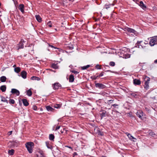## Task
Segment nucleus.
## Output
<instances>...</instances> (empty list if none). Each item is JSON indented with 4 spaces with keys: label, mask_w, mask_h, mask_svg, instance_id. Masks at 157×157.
I'll use <instances>...</instances> for the list:
<instances>
[{
    "label": "nucleus",
    "mask_w": 157,
    "mask_h": 157,
    "mask_svg": "<svg viewBox=\"0 0 157 157\" xmlns=\"http://www.w3.org/2000/svg\"><path fill=\"white\" fill-rule=\"evenodd\" d=\"M129 50L125 47L121 48L118 51V56L120 57L127 59L130 57V55L128 54Z\"/></svg>",
    "instance_id": "1"
},
{
    "label": "nucleus",
    "mask_w": 157,
    "mask_h": 157,
    "mask_svg": "<svg viewBox=\"0 0 157 157\" xmlns=\"http://www.w3.org/2000/svg\"><path fill=\"white\" fill-rule=\"evenodd\" d=\"M25 145L29 152L30 153H32L33 151L32 148L33 147V143L32 142H28L25 144Z\"/></svg>",
    "instance_id": "2"
},
{
    "label": "nucleus",
    "mask_w": 157,
    "mask_h": 157,
    "mask_svg": "<svg viewBox=\"0 0 157 157\" xmlns=\"http://www.w3.org/2000/svg\"><path fill=\"white\" fill-rule=\"evenodd\" d=\"M143 78L144 80V88L146 90H148L149 88V84L150 78L145 76H143Z\"/></svg>",
    "instance_id": "3"
},
{
    "label": "nucleus",
    "mask_w": 157,
    "mask_h": 157,
    "mask_svg": "<svg viewBox=\"0 0 157 157\" xmlns=\"http://www.w3.org/2000/svg\"><path fill=\"white\" fill-rule=\"evenodd\" d=\"M157 43V36L152 37L150 39L149 44L151 46H154Z\"/></svg>",
    "instance_id": "4"
},
{
    "label": "nucleus",
    "mask_w": 157,
    "mask_h": 157,
    "mask_svg": "<svg viewBox=\"0 0 157 157\" xmlns=\"http://www.w3.org/2000/svg\"><path fill=\"white\" fill-rule=\"evenodd\" d=\"M96 82H95V85L96 88L100 89H103L106 87V86L105 85L101 83H96Z\"/></svg>",
    "instance_id": "5"
},
{
    "label": "nucleus",
    "mask_w": 157,
    "mask_h": 157,
    "mask_svg": "<svg viewBox=\"0 0 157 157\" xmlns=\"http://www.w3.org/2000/svg\"><path fill=\"white\" fill-rule=\"evenodd\" d=\"M52 86L53 89L57 90L59 88H61V85L58 82H56L52 84Z\"/></svg>",
    "instance_id": "6"
},
{
    "label": "nucleus",
    "mask_w": 157,
    "mask_h": 157,
    "mask_svg": "<svg viewBox=\"0 0 157 157\" xmlns=\"http://www.w3.org/2000/svg\"><path fill=\"white\" fill-rule=\"evenodd\" d=\"M117 2V0H115L114 1L113 3L112 4H105L104 6V8L108 9L110 8L111 6H113L115 3Z\"/></svg>",
    "instance_id": "7"
},
{
    "label": "nucleus",
    "mask_w": 157,
    "mask_h": 157,
    "mask_svg": "<svg viewBox=\"0 0 157 157\" xmlns=\"http://www.w3.org/2000/svg\"><path fill=\"white\" fill-rule=\"evenodd\" d=\"M100 114L101 119H102L103 117H105L107 115L106 112L105 110H102L101 111H100Z\"/></svg>",
    "instance_id": "8"
},
{
    "label": "nucleus",
    "mask_w": 157,
    "mask_h": 157,
    "mask_svg": "<svg viewBox=\"0 0 157 157\" xmlns=\"http://www.w3.org/2000/svg\"><path fill=\"white\" fill-rule=\"evenodd\" d=\"M136 114L139 118L142 119V116H143V112L141 110H138L136 112Z\"/></svg>",
    "instance_id": "9"
},
{
    "label": "nucleus",
    "mask_w": 157,
    "mask_h": 157,
    "mask_svg": "<svg viewBox=\"0 0 157 157\" xmlns=\"http://www.w3.org/2000/svg\"><path fill=\"white\" fill-rule=\"evenodd\" d=\"M126 29L128 32L130 33H132L134 35H136L137 33L136 31L131 28L127 27L126 28Z\"/></svg>",
    "instance_id": "10"
},
{
    "label": "nucleus",
    "mask_w": 157,
    "mask_h": 157,
    "mask_svg": "<svg viewBox=\"0 0 157 157\" xmlns=\"http://www.w3.org/2000/svg\"><path fill=\"white\" fill-rule=\"evenodd\" d=\"M11 92L13 94H16L17 96H18L20 94L19 91L15 89H11Z\"/></svg>",
    "instance_id": "11"
},
{
    "label": "nucleus",
    "mask_w": 157,
    "mask_h": 157,
    "mask_svg": "<svg viewBox=\"0 0 157 157\" xmlns=\"http://www.w3.org/2000/svg\"><path fill=\"white\" fill-rule=\"evenodd\" d=\"M24 42L23 40H21V42L18 44L17 47H18V50L20 48H24V44L23 42Z\"/></svg>",
    "instance_id": "12"
},
{
    "label": "nucleus",
    "mask_w": 157,
    "mask_h": 157,
    "mask_svg": "<svg viewBox=\"0 0 157 157\" xmlns=\"http://www.w3.org/2000/svg\"><path fill=\"white\" fill-rule=\"evenodd\" d=\"M117 112L115 109H113L112 114L113 116V117L115 118H117Z\"/></svg>",
    "instance_id": "13"
},
{
    "label": "nucleus",
    "mask_w": 157,
    "mask_h": 157,
    "mask_svg": "<svg viewBox=\"0 0 157 157\" xmlns=\"http://www.w3.org/2000/svg\"><path fill=\"white\" fill-rule=\"evenodd\" d=\"M139 5L144 10H145L146 8V6L144 4L142 1H140V2Z\"/></svg>",
    "instance_id": "14"
},
{
    "label": "nucleus",
    "mask_w": 157,
    "mask_h": 157,
    "mask_svg": "<svg viewBox=\"0 0 157 157\" xmlns=\"http://www.w3.org/2000/svg\"><path fill=\"white\" fill-rule=\"evenodd\" d=\"M21 76L24 79H25L27 77V73L25 71H22L21 73Z\"/></svg>",
    "instance_id": "15"
},
{
    "label": "nucleus",
    "mask_w": 157,
    "mask_h": 157,
    "mask_svg": "<svg viewBox=\"0 0 157 157\" xmlns=\"http://www.w3.org/2000/svg\"><path fill=\"white\" fill-rule=\"evenodd\" d=\"M133 83L135 85H140L141 84V82L139 79H135L133 80Z\"/></svg>",
    "instance_id": "16"
},
{
    "label": "nucleus",
    "mask_w": 157,
    "mask_h": 157,
    "mask_svg": "<svg viewBox=\"0 0 157 157\" xmlns=\"http://www.w3.org/2000/svg\"><path fill=\"white\" fill-rule=\"evenodd\" d=\"M24 5L23 4H20L18 7L19 9L20 10L22 13L24 12Z\"/></svg>",
    "instance_id": "17"
},
{
    "label": "nucleus",
    "mask_w": 157,
    "mask_h": 157,
    "mask_svg": "<svg viewBox=\"0 0 157 157\" xmlns=\"http://www.w3.org/2000/svg\"><path fill=\"white\" fill-rule=\"evenodd\" d=\"M22 101L23 105L25 106H27L28 105L29 103L28 102L27 100L25 99H23L22 100Z\"/></svg>",
    "instance_id": "18"
},
{
    "label": "nucleus",
    "mask_w": 157,
    "mask_h": 157,
    "mask_svg": "<svg viewBox=\"0 0 157 157\" xmlns=\"http://www.w3.org/2000/svg\"><path fill=\"white\" fill-rule=\"evenodd\" d=\"M69 82H73L74 80V77L73 75H71L69 76Z\"/></svg>",
    "instance_id": "19"
},
{
    "label": "nucleus",
    "mask_w": 157,
    "mask_h": 157,
    "mask_svg": "<svg viewBox=\"0 0 157 157\" xmlns=\"http://www.w3.org/2000/svg\"><path fill=\"white\" fill-rule=\"evenodd\" d=\"M36 18V20L39 22H40L42 21V19L39 15H36L35 16Z\"/></svg>",
    "instance_id": "20"
},
{
    "label": "nucleus",
    "mask_w": 157,
    "mask_h": 157,
    "mask_svg": "<svg viewBox=\"0 0 157 157\" xmlns=\"http://www.w3.org/2000/svg\"><path fill=\"white\" fill-rule=\"evenodd\" d=\"M46 108L48 111H53L54 110L53 108L49 105L46 106Z\"/></svg>",
    "instance_id": "21"
},
{
    "label": "nucleus",
    "mask_w": 157,
    "mask_h": 157,
    "mask_svg": "<svg viewBox=\"0 0 157 157\" xmlns=\"http://www.w3.org/2000/svg\"><path fill=\"white\" fill-rule=\"evenodd\" d=\"M46 146H47L48 148L52 149L53 148L52 146L49 144L48 142H45Z\"/></svg>",
    "instance_id": "22"
},
{
    "label": "nucleus",
    "mask_w": 157,
    "mask_h": 157,
    "mask_svg": "<svg viewBox=\"0 0 157 157\" xmlns=\"http://www.w3.org/2000/svg\"><path fill=\"white\" fill-rule=\"evenodd\" d=\"M51 67L52 68L54 69H57L58 68V65L57 63H53L52 64Z\"/></svg>",
    "instance_id": "23"
},
{
    "label": "nucleus",
    "mask_w": 157,
    "mask_h": 157,
    "mask_svg": "<svg viewBox=\"0 0 157 157\" xmlns=\"http://www.w3.org/2000/svg\"><path fill=\"white\" fill-rule=\"evenodd\" d=\"M6 85H2L0 87V90L2 92H5L6 90Z\"/></svg>",
    "instance_id": "24"
},
{
    "label": "nucleus",
    "mask_w": 157,
    "mask_h": 157,
    "mask_svg": "<svg viewBox=\"0 0 157 157\" xmlns=\"http://www.w3.org/2000/svg\"><path fill=\"white\" fill-rule=\"evenodd\" d=\"M6 78L5 76H2L0 77V81L2 82L6 81Z\"/></svg>",
    "instance_id": "25"
},
{
    "label": "nucleus",
    "mask_w": 157,
    "mask_h": 157,
    "mask_svg": "<svg viewBox=\"0 0 157 157\" xmlns=\"http://www.w3.org/2000/svg\"><path fill=\"white\" fill-rule=\"evenodd\" d=\"M31 79L32 80H36L37 81H39L40 80V78L36 76H33L31 77Z\"/></svg>",
    "instance_id": "26"
},
{
    "label": "nucleus",
    "mask_w": 157,
    "mask_h": 157,
    "mask_svg": "<svg viewBox=\"0 0 157 157\" xmlns=\"http://www.w3.org/2000/svg\"><path fill=\"white\" fill-rule=\"evenodd\" d=\"M49 139L51 140H54L55 138V136L53 134H50L49 136Z\"/></svg>",
    "instance_id": "27"
},
{
    "label": "nucleus",
    "mask_w": 157,
    "mask_h": 157,
    "mask_svg": "<svg viewBox=\"0 0 157 157\" xmlns=\"http://www.w3.org/2000/svg\"><path fill=\"white\" fill-rule=\"evenodd\" d=\"M14 71L17 73H19L21 71V68L19 67H15L14 69Z\"/></svg>",
    "instance_id": "28"
},
{
    "label": "nucleus",
    "mask_w": 157,
    "mask_h": 157,
    "mask_svg": "<svg viewBox=\"0 0 157 157\" xmlns=\"http://www.w3.org/2000/svg\"><path fill=\"white\" fill-rule=\"evenodd\" d=\"M14 150L13 149H11L10 150H9L8 151V154L10 155H13L14 153Z\"/></svg>",
    "instance_id": "29"
},
{
    "label": "nucleus",
    "mask_w": 157,
    "mask_h": 157,
    "mask_svg": "<svg viewBox=\"0 0 157 157\" xmlns=\"http://www.w3.org/2000/svg\"><path fill=\"white\" fill-rule=\"evenodd\" d=\"M27 94L29 96H30L32 95V92L30 89L27 91Z\"/></svg>",
    "instance_id": "30"
},
{
    "label": "nucleus",
    "mask_w": 157,
    "mask_h": 157,
    "mask_svg": "<svg viewBox=\"0 0 157 157\" xmlns=\"http://www.w3.org/2000/svg\"><path fill=\"white\" fill-rule=\"evenodd\" d=\"M90 67V65H88L86 66H85L83 67H81V69L82 70H86L87 68H88Z\"/></svg>",
    "instance_id": "31"
},
{
    "label": "nucleus",
    "mask_w": 157,
    "mask_h": 157,
    "mask_svg": "<svg viewBox=\"0 0 157 157\" xmlns=\"http://www.w3.org/2000/svg\"><path fill=\"white\" fill-rule=\"evenodd\" d=\"M149 135L150 136H154V135H155V133L154 132L152 131L151 130H149Z\"/></svg>",
    "instance_id": "32"
},
{
    "label": "nucleus",
    "mask_w": 157,
    "mask_h": 157,
    "mask_svg": "<svg viewBox=\"0 0 157 157\" xmlns=\"http://www.w3.org/2000/svg\"><path fill=\"white\" fill-rule=\"evenodd\" d=\"M127 136L129 138L130 140H132L133 139H135L130 134H128L127 135Z\"/></svg>",
    "instance_id": "33"
},
{
    "label": "nucleus",
    "mask_w": 157,
    "mask_h": 157,
    "mask_svg": "<svg viewBox=\"0 0 157 157\" xmlns=\"http://www.w3.org/2000/svg\"><path fill=\"white\" fill-rule=\"evenodd\" d=\"M109 65L112 67H113L115 65V63L114 62L111 61L109 62Z\"/></svg>",
    "instance_id": "34"
},
{
    "label": "nucleus",
    "mask_w": 157,
    "mask_h": 157,
    "mask_svg": "<svg viewBox=\"0 0 157 157\" xmlns=\"http://www.w3.org/2000/svg\"><path fill=\"white\" fill-rule=\"evenodd\" d=\"M1 101L4 102H6L7 103H8V101L6 100L5 98L2 97Z\"/></svg>",
    "instance_id": "35"
},
{
    "label": "nucleus",
    "mask_w": 157,
    "mask_h": 157,
    "mask_svg": "<svg viewBox=\"0 0 157 157\" xmlns=\"http://www.w3.org/2000/svg\"><path fill=\"white\" fill-rule=\"evenodd\" d=\"M67 49H70V50H72L74 48L73 46L72 45H71V46H68L67 47Z\"/></svg>",
    "instance_id": "36"
},
{
    "label": "nucleus",
    "mask_w": 157,
    "mask_h": 157,
    "mask_svg": "<svg viewBox=\"0 0 157 157\" xmlns=\"http://www.w3.org/2000/svg\"><path fill=\"white\" fill-rule=\"evenodd\" d=\"M9 103L10 104H14L15 103V101L13 99H10L9 100Z\"/></svg>",
    "instance_id": "37"
},
{
    "label": "nucleus",
    "mask_w": 157,
    "mask_h": 157,
    "mask_svg": "<svg viewBox=\"0 0 157 157\" xmlns=\"http://www.w3.org/2000/svg\"><path fill=\"white\" fill-rule=\"evenodd\" d=\"M61 105L59 104H56V105H55L54 107L56 108V109H58L60 107Z\"/></svg>",
    "instance_id": "38"
},
{
    "label": "nucleus",
    "mask_w": 157,
    "mask_h": 157,
    "mask_svg": "<svg viewBox=\"0 0 157 157\" xmlns=\"http://www.w3.org/2000/svg\"><path fill=\"white\" fill-rule=\"evenodd\" d=\"M95 67L97 69H101V68L100 67V66L99 64L95 66Z\"/></svg>",
    "instance_id": "39"
},
{
    "label": "nucleus",
    "mask_w": 157,
    "mask_h": 157,
    "mask_svg": "<svg viewBox=\"0 0 157 157\" xmlns=\"http://www.w3.org/2000/svg\"><path fill=\"white\" fill-rule=\"evenodd\" d=\"M90 78L93 80H96L97 79V77H96V75L91 76L90 77Z\"/></svg>",
    "instance_id": "40"
},
{
    "label": "nucleus",
    "mask_w": 157,
    "mask_h": 157,
    "mask_svg": "<svg viewBox=\"0 0 157 157\" xmlns=\"http://www.w3.org/2000/svg\"><path fill=\"white\" fill-rule=\"evenodd\" d=\"M71 72H72V73H74V74L76 75V74H78V72L77 71H74V70H72V71H71Z\"/></svg>",
    "instance_id": "41"
},
{
    "label": "nucleus",
    "mask_w": 157,
    "mask_h": 157,
    "mask_svg": "<svg viewBox=\"0 0 157 157\" xmlns=\"http://www.w3.org/2000/svg\"><path fill=\"white\" fill-rule=\"evenodd\" d=\"M48 25L50 27H52V23H51V21H49L48 23Z\"/></svg>",
    "instance_id": "42"
},
{
    "label": "nucleus",
    "mask_w": 157,
    "mask_h": 157,
    "mask_svg": "<svg viewBox=\"0 0 157 157\" xmlns=\"http://www.w3.org/2000/svg\"><path fill=\"white\" fill-rule=\"evenodd\" d=\"M78 154L76 152H74L73 154V157H78Z\"/></svg>",
    "instance_id": "43"
},
{
    "label": "nucleus",
    "mask_w": 157,
    "mask_h": 157,
    "mask_svg": "<svg viewBox=\"0 0 157 157\" xmlns=\"http://www.w3.org/2000/svg\"><path fill=\"white\" fill-rule=\"evenodd\" d=\"M103 72H102L99 75V78L101 77L103 75Z\"/></svg>",
    "instance_id": "44"
},
{
    "label": "nucleus",
    "mask_w": 157,
    "mask_h": 157,
    "mask_svg": "<svg viewBox=\"0 0 157 157\" xmlns=\"http://www.w3.org/2000/svg\"><path fill=\"white\" fill-rule=\"evenodd\" d=\"M33 109L34 110H36L37 109V107L35 105L33 106Z\"/></svg>",
    "instance_id": "45"
},
{
    "label": "nucleus",
    "mask_w": 157,
    "mask_h": 157,
    "mask_svg": "<svg viewBox=\"0 0 157 157\" xmlns=\"http://www.w3.org/2000/svg\"><path fill=\"white\" fill-rule=\"evenodd\" d=\"M60 126H56L55 130H57L58 129H59L60 128Z\"/></svg>",
    "instance_id": "46"
},
{
    "label": "nucleus",
    "mask_w": 157,
    "mask_h": 157,
    "mask_svg": "<svg viewBox=\"0 0 157 157\" xmlns=\"http://www.w3.org/2000/svg\"><path fill=\"white\" fill-rule=\"evenodd\" d=\"M98 134H99L101 136H103V132H101V131H99V132H98Z\"/></svg>",
    "instance_id": "47"
},
{
    "label": "nucleus",
    "mask_w": 157,
    "mask_h": 157,
    "mask_svg": "<svg viewBox=\"0 0 157 157\" xmlns=\"http://www.w3.org/2000/svg\"><path fill=\"white\" fill-rule=\"evenodd\" d=\"M48 45H49V47H52V48H55V49H56V48H56V47H55L53 46V45H50V44H49Z\"/></svg>",
    "instance_id": "48"
},
{
    "label": "nucleus",
    "mask_w": 157,
    "mask_h": 157,
    "mask_svg": "<svg viewBox=\"0 0 157 157\" xmlns=\"http://www.w3.org/2000/svg\"><path fill=\"white\" fill-rule=\"evenodd\" d=\"M131 95L132 96L135 97L136 95V94L135 93H132L131 94Z\"/></svg>",
    "instance_id": "49"
},
{
    "label": "nucleus",
    "mask_w": 157,
    "mask_h": 157,
    "mask_svg": "<svg viewBox=\"0 0 157 157\" xmlns=\"http://www.w3.org/2000/svg\"><path fill=\"white\" fill-rule=\"evenodd\" d=\"M56 49H58L59 51V52H62V51H63L62 49H61L60 48H57Z\"/></svg>",
    "instance_id": "50"
},
{
    "label": "nucleus",
    "mask_w": 157,
    "mask_h": 157,
    "mask_svg": "<svg viewBox=\"0 0 157 157\" xmlns=\"http://www.w3.org/2000/svg\"><path fill=\"white\" fill-rule=\"evenodd\" d=\"M118 106V105H116V104H114L113 105H112V106L114 107V108H115L117 106Z\"/></svg>",
    "instance_id": "51"
},
{
    "label": "nucleus",
    "mask_w": 157,
    "mask_h": 157,
    "mask_svg": "<svg viewBox=\"0 0 157 157\" xmlns=\"http://www.w3.org/2000/svg\"><path fill=\"white\" fill-rule=\"evenodd\" d=\"M65 147H68L70 149H72V147L69 146H66Z\"/></svg>",
    "instance_id": "52"
},
{
    "label": "nucleus",
    "mask_w": 157,
    "mask_h": 157,
    "mask_svg": "<svg viewBox=\"0 0 157 157\" xmlns=\"http://www.w3.org/2000/svg\"><path fill=\"white\" fill-rule=\"evenodd\" d=\"M105 66L107 67V69H109V68H110V67H109V66L108 65H105Z\"/></svg>",
    "instance_id": "53"
},
{
    "label": "nucleus",
    "mask_w": 157,
    "mask_h": 157,
    "mask_svg": "<svg viewBox=\"0 0 157 157\" xmlns=\"http://www.w3.org/2000/svg\"><path fill=\"white\" fill-rule=\"evenodd\" d=\"M118 157H124L121 154L118 155Z\"/></svg>",
    "instance_id": "54"
},
{
    "label": "nucleus",
    "mask_w": 157,
    "mask_h": 157,
    "mask_svg": "<svg viewBox=\"0 0 157 157\" xmlns=\"http://www.w3.org/2000/svg\"><path fill=\"white\" fill-rule=\"evenodd\" d=\"M154 63H157V59H156L154 61Z\"/></svg>",
    "instance_id": "55"
},
{
    "label": "nucleus",
    "mask_w": 157,
    "mask_h": 157,
    "mask_svg": "<svg viewBox=\"0 0 157 157\" xmlns=\"http://www.w3.org/2000/svg\"><path fill=\"white\" fill-rule=\"evenodd\" d=\"M12 132V131H10L9 132V135H10L11 134Z\"/></svg>",
    "instance_id": "56"
},
{
    "label": "nucleus",
    "mask_w": 157,
    "mask_h": 157,
    "mask_svg": "<svg viewBox=\"0 0 157 157\" xmlns=\"http://www.w3.org/2000/svg\"><path fill=\"white\" fill-rule=\"evenodd\" d=\"M118 98H123V96L122 95L121 96V97H119V96H118Z\"/></svg>",
    "instance_id": "57"
},
{
    "label": "nucleus",
    "mask_w": 157,
    "mask_h": 157,
    "mask_svg": "<svg viewBox=\"0 0 157 157\" xmlns=\"http://www.w3.org/2000/svg\"><path fill=\"white\" fill-rule=\"evenodd\" d=\"M118 90H119V89H120V90H121V89H122L121 88V86H118Z\"/></svg>",
    "instance_id": "58"
},
{
    "label": "nucleus",
    "mask_w": 157,
    "mask_h": 157,
    "mask_svg": "<svg viewBox=\"0 0 157 157\" xmlns=\"http://www.w3.org/2000/svg\"><path fill=\"white\" fill-rule=\"evenodd\" d=\"M142 47V46L141 45H139V48H141V47Z\"/></svg>",
    "instance_id": "59"
},
{
    "label": "nucleus",
    "mask_w": 157,
    "mask_h": 157,
    "mask_svg": "<svg viewBox=\"0 0 157 157\" xmlns=\"http://www.w3.org/2000/svg\"><path fill=\"white\" fill-rule=\"evenodd\" d=\"M141 42V41H138L137 42V43L138 44H140V43Z\"/></svg>",
    "instance_id": "60"
},
{
    "label": "nucleus",
    "mask_w": 157,
    "mask_h": 157,
    "mask_svg": "<svg viewBox=\"0 0 157 157\" xmlns=\"http://www.w3.org/2000/svg\"><path fill=\"white\" fill-rule=\"evenodd\" d=\"M96 77H97V78H99V75H98L97 76H96Z\"/></svg>",
    "instance_id": "61"
},
{
    "label": "nucleus",
    "mask_w": 157,
    "mask_h": 157,
    "mask_svg": "<svg viewBox=\"0 0 157 157\" xmlns=\"http://www.w3.org/2000/svg\"><path fill=\"white\" fill-rule=\"evenodd\" d=\"M128 114L130 116H131V114H130V113H128Z\"/></svg>",
    "instance_id": "62"
},
{
    "label": "nucleus",
    "mask_w": 157,
    "mask_h": 157,
    "mask_svg": "<svg viewBox=\"0 0 157 157\" xmlns=\"http://www.w3.org/2000/svg\"><path fill=\"white\" fill-rule=\"evenodd\" d=\"M109 71V72H111V71H110V70H107V71Z\"/></svg>",
    "instance_id": "63"
},
{
    "label": "nucleus",
    "mask_w": 157,
    "mask_h": 157,
    "mask_svg": "<svg viewBox=\"0 0 157 157\" xmlns=\"http://www.w3.org/2000/svg\"><path fill=\"white\" fill-rule=\"evenodd\" d=\"M14 67H16V65H14L13 66Z\"/></svg>",
    "instance_id": "64"
}]
</instances>
